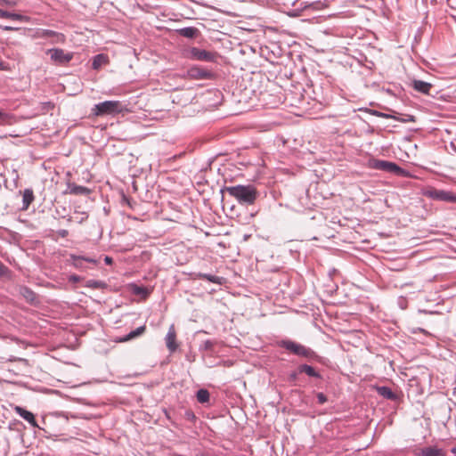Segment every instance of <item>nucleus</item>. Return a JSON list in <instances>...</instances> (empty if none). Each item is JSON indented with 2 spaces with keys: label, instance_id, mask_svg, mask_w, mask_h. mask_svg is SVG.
<instances>
[{
  "label": "nucleus",
  "instance_id": "f257e3e1",
  "mask_svg": "<svg viewBox=\"0 0 456 456\" xmlns=\"http://www.w3.org/2000/svg\"><path fill=\"white\" fill-rule=\"evenodd\" d=\"M225 191L241 205H252L258 197V191L253 185L229 186Z\"/></svg>",
  "mask_w": 456,
  "mask_h": 456
},
{
  "label": "nucleus",
  "instance_id": "f03ea898",
  "mask_svg": "<svg viewBox=\"0 0 456 456\" xmlns=\"http://www.w3.org/2000/svg\"><path fill=\"white\" fill-rule=\"evenodd\" d=\"M126 110L125 105L119 101H105L95 104L92 112L95 116L115 115Z\"/></svg>",
  "mask_w": 456,
  "mask_h": 456
},
{
  "label": "nucleus",
  "instance_id": "7ed1b4c3",
  "mask_svg": "<svg viewBox=\"0 0 456 456\" xmlns=\"http://www.w3.org/2000/svg\"><path fill=\"white\" fill-rule=\"evenodd\" d=\"M281 346L298 356L307 359L316 357L315 353L311 348L292 340H282L281 342Z\"/></svg>",
  "mask_w": 456,
  "mask_h": 456
},
{
  "label": "nucleus",
  "instance_id": "20e7f679",
  "mask_svg": "<svg viewBox=\"0 0 456 456\" xmlns=\"http://www.w3.org/2000/svg\"><path fill=\"white\" fill-rule=\"evenodd\" d=\"M187 57L192 60L201 61H209L215 62L217 58V53L214 52H209L206 50H202L197 47H191L188 51Z\"/></svg>",
  "mask_w": 456,
  "mask_h": 456
},
{
  "label": "nucleus",
  "instance_id": "39448f33",
  "mask_svg": "<svg viewBox=\"0 0 456 456\" xmlns=\"http://www.w3.org/2000/svg\"><path fill=\"white\" fill-rule=\"evenodd\" d=\"M368 166L372 169L389 173H397L400 171V167L395 163L377 159H370L368 162Z\"/></svg>",
  "mask_w": 456,
  "mask_h": 456
},
{
  "label": "nucleus",
  "instance_id": "423d86ee",
  "mask_svg": "<svg viewBox=\"0 0 456 456\" xmlns=\"http://www.w3.org/2000/svg\"><path fill=\"white\" fill-rule=\"evenodd\" d=\"M47 53L50 54L51 60L59 65H65L73 58L72 53H66L63 49L60 48L50 49L47 51Z\"/></svg>",
  "mask_w": 456,
  "mask_h": 456
},
{
  "label": "nucleus",
  "instance_id": "0eeeda50",
  "mask_svg": "<svg viewBox=\"0 0 456 456\" xmlns=\"http://www.w3.org/2000/svg\"><path fill=\"white\" fill-rule=\"evenodd\" d=\"M188 77L192 79H210L214 74L206 69L199 66L191 67L187 71Z\"/></svg>",
  "mask_w": 456,
  "mask_h": 456
},
{
  "label": "nucleus",
  "instance_id": "6e6552de",
  "mask_svg": "<svg viewBox=\"0 0 456 456\" xmlns=\"http://www.w3.org/2000/svg\"><path fill=\"white\" fill-rule=\"evenodd\" d=\"M429 196L436 200L456 202V195L444 190H432L429 191Z\"/></svg>",
  "mask_w": 456,
  "mask_h": 456
},
{
  "label": "nucleus",
  "instance_id": "1a4fd4ad",
  "mask_svg": "<svg viewBox=\"0 0 456 456\" xmlns=\"http://www.w3.org/2000/svg\"><path fill=\"white\" fill-rule=\"evenodd\" d=\"M13 410L19 416L28 421L33 428H38L35 416L32 412L18 405L14 406Z\"/></svg>",
  "mask_w": 456,
  "mask_h": 456
},
{
  "label": "nucleus",
  "instance_id": "9d476101",
  "mask_svg": "<svg viewBox=\"0 0 456 456\" xmlns=\"http://www.w3.org/2000/svg\"><path fill=\"white\" fill-rule=\"evenodd\" d=\"M412 87L414 88V90H416L419 93H422L425 94H429V92H430L431 88L433 87V86L430 83L415 79L412 81Z\"/></svg>",
  "mask_w": 456,
  "mask_h": 456
},
{
  "label": "nucleus",
  "instance_id": "9b49d317",
  "mask_svg": "<svg viewBox=\"0 0 456 456\" xmlns=\"http://www.w3.org/2000/svg\"><path fill=\"white\" fill-rule=\"evenodd\" d=\"M0 17L4 19H10L12 20H18V21H28L29 18L25 15H21L19 13L10 12L4 10L0 9Z\"/></svg>",
  "mask_w": 456,
  "mask_h": 456
},
{
  "label": "nucleus",
  "instance_id": "f8f14e48",
  "mask_svg": "<svg viewBox=\"0 0 456 456\" xmlns=\"http://www.w3.org/2000/svg\"><path fill=\"white\" fill-rule=\"evenodd\" d=\"M34 200V192L32 189H25L22 194V209H28Z\"/></svg>",
  "mask_w": 456,
  "mask_h": 456
},
{
  "label": "nucleus",
  "instance_id": "ddd939ff",
  "mask_svg": "<svg viewBox=\"0 0 456 456\" xmlns=\"http://www.w3.org/2000/svg\"><path fill=\"white\" fill-rule=\"evenodd\" d=\"M145 330H146L145 325L140 326L137 329H135L134 330H132L131 332H129L127 335H126L122 338H120L119 341L120 342H126V341H129L131 339H134V338L142 335L145 332Z\"/></svg>",
  "mask_w": 456,
  "mask_h": 456
},
{
  "label": "nucleus",
  "instance_id": "4468645a",
  "mask_svg": "<svg viewBox=\"0 0 456 456\" xmlns=\"http://www.w3.org/2000/svg\"><path fill=\"white\" fill-rule=\"evenodd\" d=\"M178 34L186 38H194L199 34V29L194 27H186L177 30Z\"/></svg>",
  "mask_w": 456,
  "mask_h": 456
},
{
  "label": "nucleus",
  "instance_id": "2eb2a0df",
  "mask_svg": "<svg viewBox=\"0 0 456 456\" xmlns=\"http://www.w3.org/2000/svg\"><path fill=\"white\" fill-rule=\"evenodd\" d=\"M376 390L380 396H382L386 399H389V400L396 399L395 394L388 387H385V386L377 387Z\"/></svg>",
  "mask_w": 456,
  "mask_h": 456
},
{
  "label": "nucleus",
  "instance_id": "dca6fc26",
  "mask_svg": "<svg viewBox=\"0 0 456 456\" xmlns=\"http://www.w3.org/2000/svg\"><path fill=\"white\" fill-rule=\"evenodd\" d=\"M69 192L74 195H88L91 192V190L87 187L77 184H69Z\"/></svg>",
  "mask_w": 456,
  "mask_h": 456
},
{
  "label": "nucleus",
  "instance_id": "f3484780",
  "mask_svg": "<svg viewBox=\"0 0 456 456\" xmlns=\"http://www.w3.org/2000/svg\"><path fill=\"white\" fill-rule=\"evenodd\" d=\"M109 61V58L105 54H97L93 59L92 67L94 69H100L102 65L106 64Z\"/></svg>",
  "mask_w": 456,
  "mask_h": 456
},
{
  "label": "nucleus",
  "instance_id": "a211bd4d",
  "mask_svg": "<svg viewBox=\"0 0 456 456\" xmlns=\"http://www.w3.org/2000/svg\"><path fill=\"white\" fill-rule=\"evenodd\" d=\"M41 36L43 37H54L55 42H57V43H59V42L62 43L65 40V37L63 34L58 33V32H55V31L50 30V29L43 30Z\"/></svg>",
  "mask_w": 456,
  "mask_h": 456
},
{
  "label": "nucleus",
  "instance_id": "6ab92c4d",
  "mask_svg": "<svg viewBox=\"0 0 456 456\" xmlns=\"http://www.w3.org/2000/svg\"><path fill=\"white\" fill-rule=\"evenodd\" d=\"M421 456H444V452L436 447H426L421 450Z\"/></svg>",
  "mask_w": 456,
  "mask_h": 456
},
{
  "label": "nucleus",
  "instance_id": "aec40b11",
  "mask_svg": "<svg viewBox=\"0 0 456 456\" xmlns=\"http://www.w3.org/2000/svg\"><path fill=\"white\" fill-rule=\"evenodd\" d=\"M298 370L300 373H305L309 377L313 378H320V374L310 365L302 364L298 367Z\"/></svg>",
  "mask_w": 456,
  "mask_h": 456
},
{
  "label": "nucleus",
  "instance_id": "412c9836",
  "mask_svg": "<svg viewBox=\"0 0 456 456\" xmlns=\"http://www.w3.org/2000/svg\"><path fill=\"white\" fill-rule=\"evenodd\" d=\"M329 6L328 4V2L327 1H316V2H313L311 4H305L303 7H302V10H305L307 8H311L313 10H315V11H320V10H323L325 8H327Z\"/></svg>",
  "mask_w": 456,
  "mask_h": 456
},
{
  "label": "nucleus",
  "instance_id": "4be33fe9",
  "mask_svg": "<svg viewBox=\"0 0 456 456\" xmlns=\"http://www.w3.org/2000/svg\"><path fill=\"white\" fill-rule=\"evenodd\" d=\"M175 333L174 331L169 330L166 337V343L167 348L174 352L176 349V345L175 343Z\"/></svg>",
  "mask_w": 456,
  "mask_h": 456
},
{
  "label": "nucleus",
  "instance_id": "5701e85b",
  "mask_svg": "<svg viewBox=\"0 0 456 456\" xmlns=\"http://www.w3.org/2000/svg\"><path fill=\"white\" fill-rule=\"evenodd\" d=\"M198 277L200 279L206 280V281H208L213 283L221 284L222 278L216 276V275H212V274H208V273H199Z\"/></svg>",
  "mask_w": 456,
  "mask_h": 456
},
{
  "label": "nucleus",
  "instance_id": "b1692460",
  "mask_svg": "<svg viewBox=\"0 0 456 456\" xmlns=\"http://www.w3.org/2000/svg\"><path fill=\"white\" fill-rule=\"evenodd\" d=\"M196 397L200 403H205L209 401V393L207 389H200L197 392Z\"/></svg>",
  "mask_w": 456,
  "mask_h": 456
},
{
  "label": "nucleus",
  "instance_id": "393cba45",
  "mask_svg": "<svg viewBox=\"0 0 456 456\" xmlns=\"http://www.w3.org/2000/svg\"><path fill=\"white\" fill-rule=\"evenodd\" d=\"M71 258L74 260V264L77 266L78 265V262L82 261V260L86 261V262H88V263L96 264V260L94 259V258H91V257H85V256L72 255Z\"/></svg>",
  "mask_w": 456,
  "mask_h": 456
},
{
  "label": "nucleus",
  "instance_id": "a878e982",
  "mask_svg": "<svg viewBox=\"0 0 456 456\" xmlns=\"http://www.w3.org/2000/svg\"><path fill=\"white\" fill-rule=\"evenodd\" d=\"M316 397L320 404H323L328 401L327 396L323 393H318Z\"/></svg>",
  "mask_w": 456,
  "mask_h": 456
},
{
  "label": "nucleus",
  "instance_id": "bb28decb",
  "mask_svg": "<svg viewBox=\"0 0 456 456\" xmlns=\"http://www.w3.org/2000/svg\"><path fill=\"white\" fill-rule=\"evenodd\" d=\"M8 272V268L0 261V277L5 276Z\"/></svg>",
  "mask_w": 456,
  "mask_h": 456
},
{
  "label": "nucleus",
  "instance_id": "cd10ccee",
  "mask_svg": "<svg viewBox=\"0 0 456 456\" xmlns=\"http://www.w3.org/2000/svg\"><path fill=\"white\" fill-rule=\"evenodd\" d=\"M24 290H25L24 296H25L28 299L31 300V301H32V300H34V298H35V294H34L31 290H29V289H25Z\"/></svg>",
  "mask_w": 456,
  "mask_h": 456
},
{
  "label": "nucleus",
  "instance_id": "c85d7f7f",
  "mask_svg": "<svg viewBox=\"0 0 456 456\" xmlns=\"http://www.w3.org/2000/svg\"><path fill=\"white\" fill-rule=\"evenodd\" d=\"M8 119V114L0 110V125L4 124Z\"/></svg>",
  "mask_w": 456,
  "mask_h": 456
},
{
  "label": "nucleus",
  "instance_id": "c756f323",
  "mask_svg": "<svg viewBox=\"0 0 456 456\" xmlns=\"http://www.w3.org/2000/svg\"><path fill=\"white\" fill-rule=\"evenodd\" d=\"M302 11V8L300 10H294L289 12H288L289 16L290 17H298L300 15V12Z\"/></svg>",
  "mask_w": 456,
  "mask_h": 456
},
{
  "label": "nucleus",
  "instance_id": "7c9ffc66",
  "mask_svg": "<svg viewBox=\"0 0 456 456\" xmlns=\"http://www.w3.org/2000/svg\"><path fill=\"white\" fill-rule=\"evenodd\" d=\"M58 234L61 237V238H65L68 236L69 234V232L65 229H62V230H59L58 231Z\"/></svg>",
  "mask_w": 456,
  "mask_h": 456
},
{
  "label": "nucleus",
  "instance_id": "2f4dec72",
  "mask_svg": "<svg viewBox=\"0 0 456 456\" xmlns=\"http://www.w3.org/2000/svg\"><path fill=\"white\" fill-rule=\"evenodd\" d=\"M104 262L106 265H111L113 263V259L110 256H106L104 257Z\"/></svg>",
  "mask_w": 456,
  "mask_h": 456
},
{
  "label": "nucleus",
  "instance_id": "473e14b6",
  "mask_svg": "<svg viewBox=\"0 0 456 456\" xmlns=\"http://www.w3.org/2000/svg\"><path fill=\"white\" fill-rule=\"evenodd\" d=\"M89 282H90V284H89L90 287H94V288H99L100 287V282L99 281H91Z\"/></svg>",
  "mask_w": 456,
  "mask_h": 456
},
{
  "label": "nucleus",
  "instance_id": "72a5a7b5",
  "mask_svg": "<svg viewBox=\"0 0 456 456\" xmlns=\"http://www.w3.org/2000/svg\"><path fill=\"white\" fill-rule=\"evenodd\" d=\"M145 289L144 288H142V287H136L135 289H134V292L136 294H141L142 292H144Z\"/></svg>",
  "mask_w": 456,
  "mask_h": 456
},
{
  "label": "nucleus",
  "instance_id": "f704fd0d",
  "mask_svg": "<svg viewBox=\"0 0 456 456\" xmlns=\"http://www.w3.org/2000/svg\"><path fill=\"white\" fill-rule=\"evenodd\" d=\"M3 29L5 30V31H13V30H15L17 28H13V27H11V26H4V27H3Z\"/></svg>",
  "mask_w": 456,
  "mask_h": 456
},
{
  "label": "nucleus",
  "instance_id": "c9c22d12",
  "mask_svg": "<svg viewBox=\"0 0 456 456\" xmlns=\"http://www.w3.org/2000/svg\"><path fill=\"white\" fill-rule=\"evenodd\" d=\"M205 347L208 348V349L211 348L212 347V343L209 340L206 341L205 342Z\"/></svg>",
  "mask_w": 456,
  "mask_h": 456
},
{
  "label": "nucleus",
  "instance_id": "e433bc0d",
  "mask_svg": "<svg viewBox=\"0 0 456 456\" xmlns=\"http://www.w3.org/2000/svg\"><path fill=\"white\" fill-rule=\"evenodd\" d=\"M379 117H387V115L383 114V113H378L377 114Z\"/></svg>",
  "mask_w": 456,
  "mask_h": 456
},
{
  "label": "nucleus",
  "instance_id": "4c0bfd02",
  "mask_svg": "<svg viewBox=\"0 0 456 456\" xmlns=\"http://www.w3.org/2000/svg\"><path fill=\"white\" fill-rule=\"evenodd\" d=\"M453 453H456V447L452 450Z\"/></svg>",
  "mask_w": 456,
  "mask_h": 456
}]
</instances>
